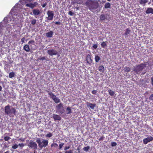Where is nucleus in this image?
<instances>
[{
  "instance_id": "1",
  "label": "nucleus",
  "mask_w": 153,
  "mask_h": 153,
  "mask_svg": "<svg viewBox=\"0 0 153 153\" xmlns=\"http://www.w3.org/2000/svg\"><path fill=\"white\" fill-rule=\"evenodd\" d=\"M98 2H100V1L88 0L85 2V5L88 7L89 9L94 10L99 7Z\"/></svg>"
},
{
  "instance_id": "2",
  "label": "nucleus",
  "mask_w": 153,
  "mask_h": 153,
  "mask_svg": "<svg viewBox=\"0 0 153 153\" xmlns=\"http://www.w3.org/2000/svg\"><path fill=\"white\" fill-rule=\"evenodd\" d=\"M5 113L10 117H14L16 113V108L9 105L5 107Z\"/></svg>"
},
{
  "instance_id": "3",
  "label": "nucleus",
  "mask_w": 153,
  "mask_h": 153,
  "mask_svg": "<svg viewBox=\"0 0 153 153\" xmlns=\"http://www.w3.org/2000/svg\"><path fill=\"white\" fill-rule=\"evenodd\" d=\"M147 62H145L144 63H141L139 65H136L133 68V71L137 74H139L144 69L146 66Z\"/></svg>"
},
{
  "instance_id": "4",
  "label": "nucleus",
  "mask_w": 153,
  "mask_h": 153,
  "mask_svg": "<svg viewBox=\"0 0 153 153\" xmlns=\"http://www.w3.org/2000/svg\"><path fill=\"white\" fill-rule=\"evenodd\" d=\"M36 142L38 143V146L40 148L42 149L43 147L45 148L48 145V140L42 139V141H41V139L37 138L36 140Z\"/></svg>"
},
{
  "instance_id": "5",
  "label": "nucleus",
  "mask_w": 153,
  "mask_h": 153,
  "mask_svg": "<svg viewBox=\"0 0 153 153\" xmlns=\"http://www.w3.org/2000/svg\"><path fill=\"white\" fill-rule=\"evenodd\" d=\"M46 91L48 93L50 98H51L56 103H58L60 102V100L59 98L56 97V96L52 92L48 91Z\"/></svg>"
},
{
  "instance_id": "6",
  "label": "nucleus",
  "mask_w": 153,
  "mask_h": 153,
  "mask_svg": "<svg viewBox=\"0 0 153 153\" xmlns=\"http://www.w3.org/2000/svg\"><path fill=\"white\" fill-rule=\"evenodd\" d=\"M27 146L30 148L34 150L36 149L38 147L36 143L32 140L30 141Z\"/></svg>"
},
{
  "instance_id": "7",
  "label": "nucleus",
  "mask_w": 153,
  "mask_h": 153,
  "mask_svg": "<svg viewBox=\"0 0 153 153\" xmlns=\"http://www.w3.org/2000/svg\"><path fill=\"white\" fill-rule=\"evenodd\" d=\"M32 12L30 14L31 15H33L36 18H37V16L40 15L41 13L40 10L38 9H34L32 10Z\"/></svg>"
},
{
  "instance_id": "8",
  "label": "nucleus",
  "mask_w": 153,
  "mask_h": 153,
  "mask_svg": "<svg viewBox=\"0 0 153 153\" xmlns=\"http://www.w3.org/2000/svg\"><path fill=\"white\" fill-rule=\"evenodd\" d=\"M47 14L48 15L47 19L49 20H52L53 19L54 16V13L53 11L48 10L47 12Z\"/></svg>"
},
{
  "instance_id": "9",
  "label": "nucleus",
  "mask_w": 153,
  "mask_h": 153,
  "mask_svg": "<svg viewBox=\"0 0 153 153\" xmlns=\"http://www.w3.org/2000/svg\"><path fill=\"white\" fill-rule=\"evenodd\" d=\"M47 53L49 55L51 56L56 55L58 54L57 51L56 50L53 49L48 50Z\"/></svg>"
},
{
  "instance_id": "10",
  "label": "nucleus",
  "mask_w": 153,
  "mask_h": 153,
  "mask_svg": "<svg viewBox=\"0 0 153 153\" xmlns=\"http://www.w3.org/2000/svg\"><path fill=\"white\" fill-rule=\"evenodd\" d=\"M153 140V137L151 136H149L147 138L143 140V143L145 144H147L149 142Z\"/></svg>"
},
{
  "instance_id": "11",
  "label": "nucleus",
  "mask_w": 153,
  "mask_h": 153,
  "mask_svg": "<svg viewBox=\"0 0 153 153\" xmlns=\"http://www.w3.org/2000/svg\"><path fill=\"white\" fill-rule=\"evenodd\" d=\"M86 104L88 107H90L92 109H94V107L96 106V104H94L91 103L90 102H86Z\"/></svg>"
},
{
  "instance_id": "12",
  "label": "nucleus",
  "mask_w": 153,
  "mask_h": 153,
  "mask_svg": "<svg viewBox=\"0 0 153 153\" xmlns=\"http://www.w3.org/2000/svg\"><path fill=\"white\" fill-rule=\"evenodd\" d=\"M92 61L91 55L89 54H88L86 56V61L87 63L89 64H91L92 62Z\"/></svg>"
},
{
  "instance_id": "13",
  "label": "nucleus",
  "mask_w": 153,
  "mask_h": 153,
  "mask_svg": "<svg viewBox=\"0 0 153 153\" xmlns=\"http://www.w3.org/2000/svg\"><path fill=\"white\" fill-rule=\"evenodd\" d=\"M53 118L55 121L60 120H61V117L58 115L53 114Z\"/></svg>"
},
{
  "instance_id": "14",
  "label": "nucleus",
  "mask_w": 153,
  "mask_h": 153,
  "mask_svg": "<svg viewBox=\"0 0 153 153\" xmlns=\"http://www.w3.org/2000/svg\"><path fill=\"white\" fill-rule=\"evenodd\" d=\"M63 104L62 103H60L57 106L56 108L58 109V110L59 111V112L62 114L63 113L62 111H60L59 110L61 108L63 107Z\"/></svg>"
},
{
  "instance_id": "15",
  "label": "nucleus",
  "mask_w": 153,
  "mask_h": 153,
  "mask_svg": "<svg viewBox=\"0 0 153 153\" xmlns=\"http://www.w3.org/2000/svg\"><path fill=\"white\" fill-rule=\"evenodd\" d=\"M36 2H35L34 4L32 3H29L27 4H26V6L27 7H30V8L33 9L34 7L36 6L35 3Z\"/></svg>"
},
{
  "instance_id": "16",
  "label": "nucleus",
  "mask_w": 153,
  "mask_h": 153,
  "mask_svg": "<svg viewBox=\"0 0 153 153\" xmlns=\"http://www.w3.org/2000/svg\"><path fill=\"white\" fill-rule=\"evenodd\" d=\"M147 14L152 13L153 14V9L151 7L148 8L146 11Z\"/></svg>"
},
{
  "instance_id": "17",
  "label": "nucleus",
  "mask_w": 153,
  "mask_h": 153,
  "mask_svg": "<svg viewBox=\"0 0 153 153\" xmlns=\"http://www.w3.org/2000/svg\"><path fill=\"white\" fill-rule=\"evenodd\" d=\"M53 32L52 31H50L46 33V36L48 38H51L52 37Z\"/></svg>"
},
{
  "instance_id": "18",
  "label": "nucleus",
  "mask_w": 153,
  "mask_h": 153,
  "mask_svg": "<svg viewBox=\"0 0 153 153\" xmlns=\"http://www.w3.org/2000/svg\"><path fill=\"white\" fill-rule=\"evenodd\" d=\"M24 49L27 52H29L30 50V48L29 46L28 45H25L23 47Z\"/></svg>"
},
{
  "instance_id": "19",
  "label": "nucleus",
  "mask_w": 153,
  "mask_h": 153,
  "mask_svg": "<svg viewBox=\"0 0 153 153\" xmlns=\"http://www.w3.org/2000/svg\"><path fill=\"white\" fill-rule=\"evenodd\" d=\"M98 70L101 72H104L105 71L104 67L103 65L100 66L98 67Z\"/></svg>"
},
{
  "instance_id": "20",
  "label": "nucleus",
  "mask_w": 153,
  "mask_h": 153,
  "mask_svg": "<svg viewBox=\"0 0 153 153\" xmlns=\"http://www.w3.org/2000/svg\"><path fill=\"white\" fill-rule=\"evenodd\" d=\"M111 8V4L109 2H107L106 3L104 6V9L106 8Z\"/></svg>"
},
{
  "instance_id": "21",
  "label": "nucleus",
  "mask_w": 153,
  "mask_h": 153,
  "mask_svg": "<svg viewBox=\"0 0 153 153\" xmlns=\"http://www.w3.org/2000/svg\"><path fill=\"white\" fill-rule=\"evenodd\" d=\"M16 75L13 71L10 72L9 74V77L10 78H12L15 76Z\"/></svg>"
},
{
  "instance_id": "22",
  "label": "nucleus",
  "mask_w": 153,
  "mask_h": 153,
  "mask_svg": "<svg viewBox=\"0 0 153 153\" xmlns=\"http://www.w3.org/2000/svg\"><path fill=\"white\" fill-rule=\"evenodd\" d=\"M100 59L101 58L98 55L95 56V60L96 62H98Z\"/></svg>"
},
{
  "instance_id": "23",
  "label": "nucleus",
  "mask_w": 153,
  "mask_h": 153,
  "mask_svg": "<svg viewBox=\"0 0 153 153\" xmlns=\"http://www.w3.org/2000/svg\"><path fill=\"white\" fill-rule=\"evenodd\" d=\"M100 19L101 20H105L106 19L105 15L104 14H102L100 16Z\"/></svg>"
},
{
  "instance_id": "24",
  "label": "nucleus",
  "mask_w": 153,
  "mask_h": 153,
  "mask_svg": "<svg viewBox=\"0 0 153 153\" xmlns=\"http://www.w3.org/2000/svg\"><path fill=\"white\" fill-rule=\"evenodd\" d=\"M109 94L111 96H113L114 94V91H112L111 89H109L108 91Z\"/></svg>"
},
{
  "instance_id": "25",
  "label": "nucleus",
  "mask_w": 153,
  "mask_h": 153,
  "mask_svg": "<svg viewBox=\"0 0 153 153\" xmlns=\"http://www.w3.org/2000/svg\"><path fill=\"white\" fill-rule=\"evenodd\" d=\"M67 111H68L67 114H70L72 113L70 107H67L66 109Z\"/></svg>"
},
{
  "instance_id": "26",
  "label": "nucleus",
  "mask_w": 153,
  "mask_h": 153,
  "mask_svg": "<svg viewBox=\"0 0 153 153\" xmlns=\"http://www.w3.org/2000/svg\"><path fill=\"white\" fill-rule=\"evenodd\" d=\"M76 3L78 4H82L83 5H85V3L83 2L82 0L77 1Z\"/></svg>"
},
{
  "instance_id": "27",
  "label": "nucleus",
  "mask_w": 153,
  "mask_h": 153,
  "mask_svg": "<svg viewBox=\"0 0 153 153\" xmlns=\"http://www.w3.org/2000/svg\"><path fill=\"white\" fill-rule=\"evenodd\" d=\"M105 42H103L101 43V45L102 48H105V47L107 46Z\"/></svg>"
},
{
  "instance_id": "28",
  "label": "nucleus",
  "mask_w": 153,
  "mask_h": 153,
  "mask_svg": "<svg viewBox=\"0 0 153 153\" xmlns=\"http://www.w3.org/2000/svg\"><path fill=\"white\" fill-rule=\"evenodd\" d=\"M130 32V30H129V28H127L126 30V31L125 33V35H127L128 34H129Z\"/></svg>"
},
{
  "instance_id": "29",
  "label": "nucleus",
  "mask_w": 153,
  "mask_h": 153,
  "mask_svg": "<svg viewBox=\"0 0 153 153\" xmlns=\"http://www.w3.org/2000/svg\"><path fill=\"white\" fill-rule=\"evenodd\" d=\"M53 136L52 133L50 132H49L48 134H47L45 135L46 137L50 138L51 137Z\"/></svg>"
},
{
  "instance_id": "30",
  "label": "nucleus",
  "mask_w": 153,
  "mask_h": 153,
  "mask_svg": "<svg viewBox=\"0 0 153 153\" xmlns=\"http://www.w3.org/2000/svg\"><path fill=\"white\" fill-rule=\"evenodd\" d=\"M125 71L129 72L131 70V68L129 67H126L124 68Z\"/></svg>"
},
{
  "instance_id": "31",
  "label": "nucleus",
  "mask_w": 153,
  "mask_h": 153,
  "mask_svg": "<svg viewBox=\"0 0 153 153\" xmlns=\"http://www.w3.org/2000/svg\"><path fill=\"white\" fill-rule=\"evenodd\" d=\"M90 147L89 146H87L86 147L83 148V150L86 152H88L89 149Z\"/></svg>"
},
{
  "instance_id": "32",
  "label": "nucleus",
  "mask_w": 153,
  "mask_h": 153,
  "mask_svg": "<svg viewBox=\"0 0 153 153\" xmlns=\"http://www.w3.org/2000/svg\"><path fill=\"white\" fill-rule=\"evenodd\" d=\"M38 60H46V61H48V59H46L45 57L43 56L42 57H41L40 58H38Z\"/></svg>"
},
{
  "instance_id": "33",
  "label": "nucleus",
  "mask_w": 153,
  "mask_h": 153,
  "mask_svg": "<svg viewBox=\"0 0 153 153\" xmlns=\"http://www.w3.org/2000/svg\"><path fill=\"white\" fill-rule=\"evenodd\" d=\"M58 146V145L56 143H52L51 146V147H52L53 146L54 147H57Z\"/></svg>"
},
{
  "instance_id": "34",
  "label": "nucleus",
  "mask_w": 153,
  "mask_h": 153,
  "mask_svg": "<svg viewBox=\"0 0 153 153\" xmlns=\"http://www.w3.org/2000/svg\"><path fill=\"white\" fill-rule=\"evenodd\" d=\"M18 147V145L15 144L14 145L12 146V148L13 149H17Z\"/></svg>"
},
{
  "instance_id": "35",
  "label": "nucleus",
  "mask_w": 153,
  "mask_h": 153,
  "mask_svg": "<svg viewBox=\"0 0 153 153\" xmlns=\"http://www.w3.org/2000/svg\"><path fill=\"white\" fill-rule=\"evenodd\" d=\"M36 22V20L35 19H33L31 22V24L33 25H35Z\"/></svg>"
},
{
  "instance_id": "36",
  "label": "nucleus",
  "mask_w": 153,
  "mask_h": 153,
  "mask_svg": "<svg viewBox=\"0 0 153 153\" xmlns=\"http://www.w3.org/2000/svg\"><path fill=\"white\" fill-rule=\"evenodd\" d=\"M4 139L5 141H7L10 139V138L9 136H5L4 137Z\"/></svg>"
},
{
  "instance_id": "37",
  "label": "nucleus",
  "mask_w": 153,
  "mask_h": 153,
  "mask_svg": "<svg viewBox=\"0 0 153 153\" xmlns=\"http://www.w3.org/2000/svg\"><path fill=\"white\" fill-rule=\"evenodd\" d=\"M117 145V143L116 142H112L111 143V146H112L113 147L116 146Z\"/></svg>"
},
{
  "instance_id": "38",
  "label": "nucleus",
  "mask_w": 153,
  "mask_h": 153,
  "mask_svg": "<svg viewBox=\"0 0 153 153\" xmlns=\"http://www.w3.org/2000/svg\"><path fill=\"white\" fill-rule=\"evenodd\" d=\"M64 145V143H62L61 144H60L59 145V149H62L63 146Z\"/></svg>"
},
{
  "instance_id": "39",
  "label": "nucleus",
  "mask_w": 153,
  "mask_h": 153,
  "mask_svg": "<svg viewBox=\"0 0 153 153\" xmlns=\"http://www.w3.org/2000/svg\"><path fill=\"white\" fill-rule=\"evenodd\" d=\"M35 42V41L33 40H30V41L28 43L29 45H30V44H32L33 45H34V43Z\"/></svg>"
},
{
  "instance_id": "40",
  "label": "nucleus",
  "mask_w": 153,
  "mask_h": 153,
  "mask_svg": "<svg viewBox=\"0 0 153 153\" xmlns=\"http://www.w3.org/2000/svg\"><path fill=\"white\" fill-rule=\"evenodd\" d=\"M98 47V45L97 44H95L94 45L92 46V48H94V49H96Z\"/></svg>"
},
{
  "instance_id": "41",
  "label": "nucleus",
  "mask_w": 153,
  "mask_h": 153,
  "mask_svg": "<svg viewBox=\"0 0 153 153\" xmlns=\"http://www.w3.org/2000/svg\"><path fill=\"white\" fill-rule=\"evenodd\" d=\"M105 138L102 135L101 136V137L99 139V141H100L103 140Z\"/></svg>"
},
{
  "instance_id": "42",
  "label": "nucleus",
  "mask_w": 153,
  "mask_h": 153,
  "mask_svg": "<svg viewBox=\"0 0 153 153\" xmlns=\"http://www.w3.org/2000/svg\"><path fill=\"white\" fill-rule=\"evenodd\" d=\"M65 153H73L72 150H70L69 151H66L65 152Z\"/></svg>"
},
{
  "instance_id": "43",
  "label": "nucleus",
  "mask_w": 153,
  "mask_h": 153,
  "mask_svg": "<svg viewBox=\"0 0 153 153\" xmlns=\"http://www.w3.org/2000/svg\"><path fill=\"white\" fill-rule=\"evenodd\" d=\"M149 99L153 101V94H151L149 97Z\"/></svg>"
},
{
  "instance_id": "44",
  "label": "nucleus",
  "mask_w": 153,
  "mask_h": 153,
  "mask_svg": "<svg viewBox=\"0 0 153 153\" xmlns=\"http://www.w3.org/2000/svg\"><path fill=\"white\" fill-rule=\"evenodd\" d=\"M47 4V2H45V3H44L43 4H41V5L42 7H45L46 5Z\"/></svg>"
},
{
  "instance_id": "45",
  "label": "nucleus",
  "mask_w": 153,
  "mask_h": 153,
  "mask_svg": "<svg viewBox=\"0 0 153 153\" xmlns=\"http://www.w3.org/2000/svg\"><path fill=\"white\" fill-rule=\"evenodd\" d=\"M97 91L96 90H94L92 91V93L93 94H96Z\"/></svg>"
},
{
  "instance_id": "46",
  "label": "nucleus",
  "mask_w": 153,
  "mask_h": 153,
  "mask_svg": "<svg viewBox=\"0 0 153 153\" xmlns=\"http://www.w3.org/2000/svg\"><path fill=\"white\" fill-rule=\"evenodd\" d=\"M25 38L24 37H23L21 39V41L22 42V43L23 44L25 42Z\"/></svg>"
},
{
  "instance_id": "47",
  "label": "nucleus",
  "mask_w": 153,
  "mask_h": 153,
  "mask_svg": "<svg viewBox=\"0 0 153 153\" xmlns=\"http://www.w3.org/2000/svg\"><path fill=\"white\" fill-rule=\"evenodd\" d=\"M18 146H20V147H23L25 146V144L24 143H19L18 145Z\"/></svg>"
},
{
  "instance_id": "48",
  "label": "nucleus",
  "mask_w": 153,
  "mask_h": 153,
  "mask_svg": "<svg viewBox=\"0 0 153 153\" xmlns=\"http://www.w3.org/2000/svg\"><path fill=\"white\" fill-rule=\"evenodd\" d=\"M145 0H140V4H144V1Z\"/></svg>"
},
{
  "instance_id": "49",
  "label": "nucleus",
  "mask_w": 153,
  "mask_h": 153,
  "mask_svg": "<svg viewBox=\"0 0 153 153\" xmlns=\"http://www.w3.org/2000/svg\"><path fill=\"white\" fill-rule=\"evenodd\" d=\"M70 147V146H65L64 148V150H67V149H69Z\"/></svg>"
},
{
  "instance_id": "50",
  "label": "nucleus",
  "mask_w": 153,
  "mask_h": 153,
  "mask_svg": "<svg viewBox=\"0 0 153 153\" xmlns=\"http://www.w3.org/2000/svg\"><path fill=\"white\" fill-rule=\"evenodd\" d=\"M68 14L69 15L71 16H72L73 15V13L72 11H69L68 12Z\"/></svg>"
},
{
  "instance_id": "51",
  "label": "nucleus",
  "mask_w": 153,
  "mask_h": 153,
  "mask_svg": "<svg viewBox=\"0 0 153 153\" xmlns=\"http://www.w3.org/2000/svg\"><path fill=\"white\" fill-rule=\"evenodd\" d=\"M55 24L57 25H60L61 24V23L59 22H55Z\"/></svg>"
},
{
  "instance_id": "52",
  "label": "nucleus",
  "mask_w": 153,
  "mask_h": 153,
  "mask_svg": "<svg viewBox=\"0 0 153 153\" xmlns=\"http://www.w3.org/2000/svg\"><path fill=\"white\" fill-rule=\"evenodd\" d=\"M151 84L153 87V77H152L151 78Z\"/></svg>"
},
{
  "instance_id": "53",
  "label": "nucleus",
  "mask_w": 153,
  "mask_h": 153,
  "mask_svg": "<svg viewBox=\"0 0 153 153\" xmlns=\"http://www.w3.org/2000/svg\"><path fill=\"white\" fill-rule=\"evenodd\" d=\"M148 0H145L144 1V4H146V3H147V2H148Z\"/></svg>"
},
{
  "instance_id": "54",
  "label": "nucleus",
  "mask_w": 153,
  "mask_h": 153,
  "mask_svg": "<svg viewBox=\"0 0 153 153\" xmlns=\"http://www.w3.org/2000/svg\"><path fill=\"white\" fill-rule=\"evenodd\" d=\"M19 140H21V141H23V142L24 141V139L22 138L20 139Z\"/></svg>"
},
{
  "instance_id": "55",
  "label": "nucleus",
  "mask_w": 153,
  "mask_h": 153,
  "mask_svg": "<svg viewBox=\"0 0 153 153\" xmlns=\"http://www.w3.org/2000/svg\"><path fill=\"white\" fill-rule=\"evenodd\" d=\"M2 90V87L0 85V91Z\"/></svg>"
},
{
  "instance_id": "56",
  "label": "nucleus",
  "mask_w": 153,
  "mask_h": 153,
  "mask_svg": "<svg viewBox=\"0 0 153 153\" xmlns=\"http://www.w3.org/2000/svg\"><path fill=\"white\" fill-rule=\"evenodd\" d=\"M9 153V152L8 151H7L6 152H5L4 153Z\"/></svg>"
},
{
  "instance_id": "57",
  "label": "nucleus",
  "mask_w": 153,
  "mask_h": 153,
  "mask_svg": "<svg viewBox=\"0 0 153 153\" xmlns=\"http://www.w3.org/2000/svg\"><path fill=\"white\" fill-rule=\"evenodd\" d=\"M77 150H78L79 152V148H77Z\"/></svg>"
},
{
  "instance_id": "58",
  "label": "nucleus",
  "mask_w": 153,
  "mask_h": 153,
  "mask_svg": "<svg viewBox=\"0 0 153 153\" xmlns=\"http://www.w3.org/2000/svg\"><path fill=\"white\" fill-rule=\"evenodd\" d=\"M146 72H144L143 73V74H145V73H146Z\"/></svg>"
},
{
  "instance_id": "59",
  "label": "nucleus",
  "mask_w": 153,
  "mask_h": 153,
  "mask_svg": "<svg viewBox=\"0 0 153 153\" xmlns=\"http://www.w3.org/2000/svg\"><path fill=\"white\" fill-rule=\"evenodd\" d=\"M107 0L108 1H110L111 0Z\"/></svg>"
},
{
  "instance_id": "60",
  "label": "nucleus",
  "mask_w": 153,
  "mask_h": 153,
  "mask_svg": "<svg viewBox=\"0 0 153 153\" xmlns=\"http://www.w3.org/2000/svg\"><path fill=\"white\" fill-rule=\"evenodd\" d=\"M151 2H149L148 3V4H150Z\"/></svg>"
},
{
  "instance_id": "61",
  "label": "nucleus",
  "mask_w": 153,
  "mask_h": 153,
  "mask_svg": "<svg viewBox=\"0 0 153 153\" xmlns=\"http://www.w3.org/2000/svg\"><path fill=\"white\" fill-rule=\"evenodd\" d=\"M59 153H62L61 152H59Z\"/></svg>"
},
{
  "instance_id": "62",
  "label": "nucleus",
  "mask_w": 153,
  "mask_h": 153,
  "mask_svg": "<svg viewBox=\"0 0 153 153\" xmlns=\"http://www.w3.org/2000/svg\"><path fill=\"white\" fill-rule=\"evenodd\" d=\"M152 2H153V0H152Z\"/></svg>"
}]
</instances>
